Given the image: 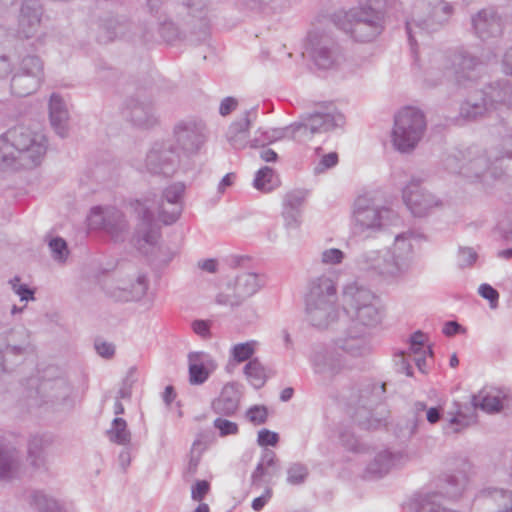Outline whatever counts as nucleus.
<instances>
[{
	"label": "nucleus",
	"instance_id": "f257e3e1",
	"mask_svg": "<svg viewBox=\"0 0 512 512\" xmlns=\"http://www.w3.org/2000/svg\"><path fill=\"white\" fill-rule=\"evenodd\" d=\"M47 151L45 135L18 125L0 135V169H31L42 162Z\"/></svg>",
	"mask_w": 512,
	"mask_h": 512
},
{
	"label": "nucleus",
	"instance_id": "f03ea898",
	"mask_svg": "<svg viewBox=\"0 0 512 512\" xmlns=\"http://www.w3.org/2000/svg\"><path fill=\"white\" fill-rule=\"evenodd\" d=\"M395 1L366 0V3L360 7L335 13L325 20L357 42H371L384 31L387 9L392 7Z\"/></svg>",
	"mask_w": 512,
	"mask_h": 512
},
{
	"label": "nucleus",
	"instance_id": "7ed1b4c3",
	"mask_svg": "<svg viewBox=\"0 0 512 512\" xmlns=\"http://www.w3.org/2000/svg\"><path fill=\"white\" fill-rule=\"evenodd\" d=\"M411 235L410 232L397 235L391 248L363 252L358 256L357 264L362 269L373 270L387 281L402 279L410 268Z\"/></svg>",
	"mask_w": 512,
	"mask_h": 512
},
{
	"label": "nucleus",
	"instance_id": "20e7f679",
	"mask_svg": "<svg viewBox=\"0 0 512 512\" xmlns=\"http://www.w3.org/2000/svg\"><path fill=\"white\" fill-rule=\"evenodd\" d=\"M397 220L396 213L376 203L369 194L358 196L353 204L352 233L367 239L385 230Z\"/></svg>",
	"mask_w": 512,
	"mask_h": 512
},
{
	"label": "nucleus",
	"instance_id": "39448f33",
	"mask_svg": "<svg viewBox=\"0 0 512 512\" xmlns=\"http://www.w3.org/2000/svg\"><path fill=\"white\" fill-rule=\"evenodd\" d=\"M345 311L361 326L373 328L381 323L383 309L379 298L368 287L351 282L343 289Z\"/></svg>",
	"mask_w": 512,
	"mask_h": 512
},
{
	"label": "nucleus",
	"instance_id": "423d86ee",
	"mask_svg": "<svg viewBox=\"0 0 512 512\" xmlns=\"http://www.w3.org/2000/svg\"><path fill=\"white\" fill-rule=\"evenodd\" d=\"M453 11V6L444 0L420 1L414 8L411 20L406 22V31L412 50H415L417 34L437 31L449 21Z\"/></svg>",
	"mask_w": 512,
	"mask_h": 512
},
{
	"label": "nucleus",
	"instance_id": "0eeeda50",
	"mask_svg": "<svg viewBox=\"0 0 512 512\" xmlns=\"http://www.w3.org/2000/svg\"><path fill=\"white\" fill-rule=\"evenodd\" d=\"M426 126V118L421 110L405 107L398 111L391 132L394 148L401 153L412 152L423 138Z\"/></svg>",
	"mask_w": 512,
	"mask_h": 512
},
{
	"label": "nucleus",
	"instance_id": "6e6552de",
	"mask_svg": "<svg viewBox=\"0 0 512 512\" xmlns=\"http://www.w3.org/2000/svg\"><path fill=\"white\" fill-rule=\"evenodd\" d=\"M504 151H487L478 146L465 150L463 176L475 180H484L487 177L496 179L502 172L496 164L504 158H512V136L504 140Z\"/></svg>",
	"mask_w": 512,
	"mask_h": 512
},
{
	"label": "nucleus",
	"instance_id": "1a4fd4ad",
	"mask_svg": "<svg viewBox=\"0 0 512 512\" xmlns=\"http://www.w3.org/2000/svg\"><path fill=\"white\" fill-rule=\"evenodd\" d=\"M307 52L319 69H332L339 65L342 53L330 32L322 26H316L307 36Z\"/></svg>",
	"mask_w": 512,
	"mask_h": 512
},
{
	"label": "nucleus",
	"instance_id": "9d476101",
	"mask_svg": "<svg viewBox=\"0 0 512 512\" xmlns=\"http://www.w3.org/2000/svg\"><path fill=\"white\" fill-rule=\"evenodd\" d=\"M89 225L101 229L114 241H124L129 232V224L124 213L114 206H95L91 209Z\"/></svg>",
	"mask_w": 512,
	"mask_h": 512
},
{
	"label": "nucleus",
	"instance_id": "9b49d317",
	"mask_svg": "<svg viewBox=\"0 0 512 512\" xmlns=\"http://www.w3.org/2000/svg\"><path fill=\"white\" fill-rule=\"evenodd\" d=\"M264 285V277L255 272L245 271L239 273L233 287L216 296V302L220 305L237 307L245 300L255 295Z\"/></svg>",
	"mask_w": 512,
	"mask_h": 512
},
{
	"label": "nucleus",
	"instance_id": "f8f14e48",
	"mask_svg": "<svg viewBox=\"0 0 512 512\" xmlns=\"http://www.w3.org/2000/svg\"><path fill=\"white\" fill-rule=\"evenodd\" d=\"M31 336L24 327H15L0 334V372L7 370V362L31 351Z\"/></svg>",
	"mask_w": 512,
	"mask_h": 512
},
{
	"label": "nucleus",
	"instance_id": "ddd939ff",
	"mask_svg": "<svg viewBox=\"0 0 512 512\" xmlns=\"http://www.w3.org/2000/svg\"><path fill=\"white\" fill-rule=\"evenodd\" d=\"M333 346L317 345L310 355V362L316 374L325 378H333L350 366L345 358Z\"/></svg>",
	"mask_w": 512,
	"mask_h": 512
},
{
	"label": "nucleus",
	"instance_id": "4468645a",
	"mask_svg": "<svg viewBox=\"0 0 512 512\" xmlns=\"http://www.w3.org/2000/svg\"><path fill=\"white\" fill-rule=\"evenodd\" d=\"M179 166V156L170 142H156L145 159L146 169L153 174L172 176Z\"/></svg>",
	"mask_w": 512,
	"mask_h": 512
},
{
	"label": "nucleus",
	"instance_id": "2eb2a0df",
	"mask_svg": "<svg viewBox=\"0 0 512 512\" xmlns=\"http://www.w3.org/2000/svg\"><path fill=\"white\" fill-rule=\"evenodd\" d=\"M403 200L411 213L417 217L425 216L440 204L439 199L415 178H412L403 189Z\"/></svg>",
	"mask_w": 512,
	"mask_h": 512
},
{
	"label": "nucleus",
	"instance_id": "dca6fc26",
	"mask_svg": "<svg viewBox=\"0 0 512 512\" xmlns=\"http://www.w3.org/2000/svg\"><path fill=\"white\" fill-rule=\"evenodd\" d=\"M38 393L45 403L70 408L73 406V386L64 375L45 378L41 381Z\"/></svg>",
	"mask_w": 512,
	"mask_h": 512
},
{
	"label": "nucleus",
	"instance_id": "f3484780",
	"mask_svg": "<svg viewBox=\"0 0 512 512\" xmlns=\"http://www.w3.org/2000/svg\"><path fill=\"white\" fill-rule=\"evenodd\" d=\"M43 15L42 0H22L17 18V37L21 39L34 37L41 27Z\"/></svg>",
	"mask_w": 512,
	"mask_h": 512
},
{
	"label": "nucleus",
	"instance_id": "a211bd4d",
	"mask_svg": "<svg viewBox=\"0 0 512 512\" xmlns=\"http://www.w3.org/2000/svg\"><path fill=\"white\" fill-rule=\"evenodd\" d=\"M148 289V281L144 274H135L121 278L106 286V293L116 301L140 300Z\"/></svg>",
	"mask_w": 512,
	"mask_h": 512
},
{
	"label": "nucleus",
	"instance_id": "6ab92c4d",
	"mask_svg": "<svg viewBox=\"0 0 512 512\" xmlns=\"http://www.w3.org/2000/svg\"><path fill=\"white\" fill-rule=\"evenodd\" d=\"M174 138L186 154H196L205 142V125L193 120L180 121L174 127Z\"/></svg>",
	"mask_w": 512,
	"mask_h": 512
},
{
	"label": "nucleus",
	"instance_id": "aec40b11",
	"mask_svg": "<svg viewBox=\"0 0 512 512\" xmlns=\"http://www.w3.org/2000/svg\"><path fill=\"white\" fill-rule=\"evenodd\" d=\"M309 191L296 188L288 191L282 200V218L286 231L298 230L302 224V212Z\"/></svg>",
	"mask_w": 512,
	"mask_h": 512
},
{
	"label": "nucleus",
	"instance_id": "412c9836",
	"mask_svg": "<svg viewBox=\"0 0 512 512\" xmlns=\"http://www.w3.org/2000/svg\"><path fill=\"white\" fill-rule=\"evenodd\" d=\"M185 185L176 182L164 189L158 206L159 219L165 224L175 223L183 211V196Z\"/></svg>",
	"mask_w": 512,
	"mask_h": 512
},
{
	"label": "nucleus",
	"instance_id": "4be33fe9",
	"mask_svg": "<svg viewBox=\"0 0 512 512\" xmlns=\"http://www.w3.org/2000/svg\"><path fill=\"white\" fill-rule=\"evenodd\" d=\"M132 206L138 215L139 221L135 231L137 241H143L146 244L155 245L159 239L160 232L154 222L153 212L145 203L139 200L133 202Z\"/></svg>",
	"mask_w": 512,
	"mask_h": 512
},
{
	"label": "nucleus",
	"instance_id": "5701e85b",
	"mask_svg": "<svg viewBox=\"0 0 512 512\" xmlns=\"http://www.w3.org/2000/svg\"><path fill=\"white\" fill-rule=\"evenodd\" d=\"M257 118V108L253 107L246 110L241 118L233 121L226 132V139L234 149H244L250 147L249 129L251 124Z\"/></svg>",
	"mask_w": 512,
	"mask_h": 512
},
{
	"label": "nucleus",
	"instance_id": "b1692460",
	"mask_svg": "<svg viewBox=\"0 0 512 512\" xmlns=\"http://www.w3.org/2000/svg\"><path fill=\"white\" fill-rule=\"evenodd\" d=\"M34 66L35 74H26L23 72H17L11 79V91L18 97H26L34 93L40 86L44 77L43 63H39L37 60H27Z\"/></svg>",
	"mask_w": 512,
	"mask_h": 512
},
{
	"label": "nucleus",
	"instance_id": "393cba45",
	"mask_svg": "<svg viewBox=\"0 0 512 512\" xmlns=\"http://www.w3.org/2000/svg\"><path fill=\"white\" fill-rule=\"evenodd\" d=\"M337 349L352 357H361L370 353L371 345L364 329L350 327L344 336L334 341Z\"/></svg>",
	"mask_w": 512,
	"mask_h": 512
},
{
	"label": "nucleus",
	"instance_id": "a878e982",
	"mask_svg": "<svg viewBox=\"0 0 512 512\" xmlns=\"http://www.w3.org/2000/svg\"><path fill=\"white\" fill-rule=\"evenodd\" d=\"M480 507L495 506L493 512H512V491L504 488L486 487L481 489L474 498Z\"/></svg>",
	"mask_w": 512,
	"mask_h": 512
},
{
	"label": "nucleus",
	"instance_id": "bb28decb",
	"mask_svg": "<svg viewBox=\"0 0 512 512\" xmlns=\"http://www.w3.org/2000/svg\"><path fill=\"white\" fill-rule=\"evenodd\" d=\"M475 34L482 40L499 36L502 32L501 19L494 9L480 10L472 17Z\"/></svg>",
	"mask_w": 512,
	"mask_h": 512
},
{
	"label": "nucleus",
	"instance_id": "cd10ccee",
	"mask_svg": "<svg viewBox=\"0 0 512 512\" xmlns=\"http://www.w3.org/2000/svg\"><path fill=\"white\" fill-rule=\"evenodd\" d=\"M451 62L458 85L466 86L468 82L476 79L475 70L481 64L478 57L467 51H459L453 54Z\"/></svg>",
	"mask_w": 512,
	"mask_h": 512
},
{
	"label": "nucleus",
	"instance_id": "c85d7f7f",
	"mask_svg": "<svg viewBox=\"0 0 512 512\" xmlns=\"http://www.w3.org/2000/svg\"><path fill=\"white\" fill-rule=\"evenodd\" d=\"M188 372L191 385L205 383L210 374L216 369L217 364L205 352H190L188 354Z\"/></svg>",
	"mask_w": 512,
	"mask_h": 512
},
{
	"label": "nucleus",
	"instance_id": "c756f323",
	"mask_svg": "<svg viewBox=\"0 0 512 512\" xmlns=\"http://www.w3.org/2000/svg\"><path fill=\"white\" fill-rule=\"evenodd\" d=\"M125 116L135 126L141 128H150L157 123V116L155 115L154 108L149 101H140L137 98L128 100Z\"/></svg>",
	"mask_w": 512,
	"mask_h": 512
},
{
	"label": "nucleus",
	"instance_id": "7c9ffc66",
	"mask_svg": "<svg viewBox=\"0 0 512 512\" xmlns=\"http://www.w3.org/2000/svg\"><path fill=\"white\" fill-rule=\"evenodd\" d=\"M405 460L402 452H392L383 450L378 452L374 459L366 467V475L372 478H380L389 473L395 467H398Z\"/></svg>",
	"mask_w": 512,
	"mask_h": 512
},
{
	"label": "nucleus",
	"instance_id": "2f4dec72",
	"mask_svg": "<svg viewBox=\"0 0 512 512\" xmlns=\"http://www.w3.org/2000/svg\"><path fill=\"white\" fill-rule=\"evenodd\" d=\"M337 294L334 282L326 277L320 276L310 283L309 292L306 296V303L317 305L336 303Z\"/></svg>",
	"mask_w": 512,
	"mask_h": 512
},
{
	"label": "nucleus",
	"instance_id": "473e14b6",
	"mask_svg": "<svg viewBox=\"0 0 512 512\" xmlns=\"http://www.w3.org/2000/svg\"><path fill=\"white\" fill-rule=\"evenodd\" d=\"M132 28L133 24L123 17L107 18L100 24L98 40L101 43H107L117 38L131 39Z\"/></svg>",
	"mask_w": 512,
	"mask_h": 512
},
{
	"label": "nucleus",
	"instance_id": "72a5a7b5",
	"mask_svg": "<svg viewBox=\"0 0 512 512\" xmlns=\"http://www.w3.org/2000/svg\"><path fill=\"white\" fill-rule=\"evenodd\" d=\"M50 124L57 135L64 138L68 135L69 111L65 101L58 94H52L49 100Z\"/></svg>",
	"mask_w": 512,
	"mask_h": 512
},
{
	"label": "nucleus",
	"instance_id": "f704fd0d",
	"mask_svg": "<svg viewBox=\"0 0 512 512\" xmlns=\"http://www.w3.org/2000/svg\"><path fill=\"white\" fill-rule=\"evenodd\" d=\"M241 393L237 384H226L220 395L212 402V409L216 414L232 416L239 408Z\"/></svg>",
	"mask_w": 512,
	"mask_h": 512
},
{
	"label": "nucleus",
	"instance_id": "c9c22d12",
	"mask_svg": "<svg viewBox=\"0 0 512 512\" xmlns=\"http://www.w3.org/2000/svg\"><path fill=\"white\" fill-rule=\"evenodd\" d=\"M50 438L45 436H33L27 447V461L34 470H48L47 449L51 445Z\"/></svg>",
	"mask_w": 512,
	"mask_h": 512
},
{
	"label": "nucleus",
	"instance_id": "e433bc0d",
	"mask_svg": "<svg viewBox=\"0 0 512 512\" xmlns=\"http://www.w3.org/2000/svg\"><path fill=\"white\" fill-rule=\"evenodd\" d=\"M310 134L323 133L344 124V116L339 112H314L304 114Z\"/></svg>",
	"mask_w": 512,
	"mask_h": 512
},
{
	"label": "nucleus",
	"instance_id": "4c0bfd02",
	"mask_svg": "<svg viewBox=\"0 0 512 512\" xmlns=\"http://www.w3.org/2000/svg\"><path fill=\"white\" fill-rule=\"evenodd\" d=\"M22 468V456L14 447L0 448V479L10 481L19 477Z\"/></svg>",
	"mask_w": 512,
	"mask_h": 512
},
{
	"label": "nucleus",
	"instance_id": "58836bf2",
	"mask_svg": "<svg viewBox=\"0 0 512 512\" xmlns=\"http://www.w3.org/2000/svg\"><path fill=\"white\" fill-rule=\"evenodd\" d=\"M306 313L309 322L318 328H326L337 318L336 303L314 304L306 303Z\"/></svg>",
	"mask_w": 512,
	"mask_h": 512
},
{
	"label": "nucleus",
	"instance_id": "ea45409f",
	"mask_svg": "<svg viewBox=\"0 0 512 512\" xmlns=\"http://www.w3.org/2000/svg\"><path fill=\"white\" fill-rule=\"evenodd\" d=\"M486 98L490 108L497 104H506L512 98V85L507 79H500L489 83L481 92Z\"/></svg>",
	"mask_w": 512,
	"mask_h": 512
},
{
	"label": "nucleus",
	"instance_id": "a19ab883",
	"mask_svg": "<svg viewBox=\"0 0 512 512\" xmlns=\"http://www.w3.org/2000/svg\"><path fill=\"white\" fill-rule=\"evenodd\" d=\"M24 498L38 512H65L55 498L42 490H28L25 492Z\"/></svg>",
	"mask_w": 512,
	"mask_h": 512
},
{
	"label": "nucleus",
	"instance_id": "79ce46f5",
	"mask_svg": "<svg viewBox=\"0 0 512 512\" xmlns=\"http://www.w3.org/2000/svg\"><path fill=\"white\" fill-rule=\"evenodd\" d=\"M490 109L491 108L489 107L486 98L479 93L477 95L470 96L461 104L460 117L467 121H473L484 116Z\"/></svg>",
	"mask_w": 512,
	"mask_h": 512
},
{
	"label": "nucleus",
	"instance_id": "37998d69",
	"mask_svg": "<svg viewBox=\"0 0 512 512\" xmlns=\"http://www.w3.org/2000/svg\"><path fill=\"white\" fill-rule=\"evenodd\" d=\"M471 404L475 409H481L486 413H497L503 405L499 393L494 390H481L471 398Z\"/></svg>",
	"mask_w": 512,
	"mask_h": 512
},
{
	"label": "nucleus",
	"instance_id": "c03bdc74",
	"mask_svg": "<svg viewBox=\"0 0 512 512\" xmlns=\"http://www.w3.org/2000/svg\"><path fill=\"white\" fill-rule=\"evenodd\" d=\"M284 138H288V130L286 127L271 128L268 130L258 129L251 139L250 147H265L268 144Z\"/></svg>",
	"mask_w": 512,
	"mask_h": 512
},
{
	"label": "nucleus",
	"instance_id": "a18cd8bd",
	"mask_svg": "<svg viewBox=\"0 0 512 512\" xmlns=\"http://www.w3.org/2000/svg\"><path fill=\"white\" fill-rule=\"evenodd\" d=\"M280 185V180L276 175L275 171L268 167L264 166L259 169L255 175L253 186L264 193L271 192L275 188Z\"/></svg>",
	"mask_w": 512,
	"mask_h": 512
},
{
	"label": "nucleus",
	"instance_id": "49530a36",
	"mask_svg": "<svg viewBox=\"0 0 512 512\" xmlns=\"http://www.w3.org/2000/svg\"><path fill=\"white\" fill-rule=\"evenodd\" d=\"M108 439L118 445H129L131 442V432L127 428V422L120 417L113 419L111 427L106 432Z\"/></svg>",
	"mask_w": 512,
	"mask_h": 512
},
{
	"label": "nucleus",
	"instance_id": "de8ad7c7",
	"mask_svg": "<svg viewBox=\"0 0 512 512\" xmlns=\"http://www.w3.org/2000/svg\"><path fill=\"white\" fill-rule=\"evenodd\" d=\"M445 495L450 499L460 497L466 489L468 476L464 470L446 476Z\"/></svg>",
	"mask_w": 512,
	"mask_h": 512
},
{
	"label": "nucleus",
	"instance_id": "09e8293b",
	"mask_svg": "<svg viewBox=\"0 0 512 512\" xmlns=\"http://www.w3.org/2000/svg\"><path fill=\"white\" fill-rule=\"evenodd\" d=\"M244 374L251 385L256 389L264 386L266 382L265 368L257 358L250 360L245 365Z\"/></svg>",
	"mask_w": 512,
	"mask_h": 512
},
{
	"label": "nucleus",
	"instance_id": "8fccbe9b",
	"mask_svg": "<svg viewBox=\"0 0 512 512\" xmlns=\"http://www.w3.org/2000/svg\"><path fill=\"white\" fill-rule=\"evenodd\" d=\"M309 475L308 467L305 464L296 462L287 468V482L290 485L303 484Z\"/></svg>",
	"mask_w": 512,
	"mask_h": 512
},
{
	"label": "nucleus",
	"instance_id": "3c124183",
	"mask_svg": "<svg viewBox=\"0 0 512 512\" xmlns=\"http://www.w3.org/2000/svg\"><path fill=\"white\" fill-rule=\"evenodd\" d=\"M52 258L59 262L64 263L69 256V249L66 241L61 237L51 238L48 242Z\"/></svg>",
	"mask_w": 512,
	"mask_h": 512
},
{
	"label": "nucleus",
	"instance_id": "603ef678",
	"mask_svg": "<svg viewBox=\"0 0 512 512\" xmlns=\"http://www.w3.org/2000/svg\"><path fill=\"white\" fill-rule=\"evenodd\" d=\"M465 162V151H454L448 154L443 160L446 170L452 173H460L463 175Z\"/></svg>",
	"mask_w": 512,
	"mask_h": 512
},
{
	"label": "nucleus",
	"instance_id": "864d4df0",
	"mask_svg": "<svg viewBox=\"0 0 512 512\" xmlns=\"http://www.w3.org/2000/svg\"><path fill=\"white\" fill-rule=\"evenodd\" d=\"M306 126L307 120L303 115L301 116L300 121L286 126L288 130V138L297 141H305L309 139L313 134H310L309 127L306 128Z\"/></svg>",
	"mask_w": 512,
	"mask_h": 512
},
{
	"label": "nucleus",
	"instance_id": "5fc2aeb1",
	"mask_svg": "<svg viewBox=\"0 0 512 512\" xmlns=\"http://www.w3.org/2000/svg\"><path fill=\"white\" fill-rule=\"evenodd\" d=\"M256 341L235 344L231 348V356L236 362L249 360L255 352Z\"/></svg>",
	"mask_w": 512,
	"mask_h": 512
},
{
	"label": "nucleus",
	"instance_id": "6e6d98bb",
	"mask_svg": "<svg viewBox=\"0 0 512 512\" xmlns=\"http://www.w3.org/2000/svg\"><path fill=\"white\" fill-rule=\"evenodd\" d=\"M475 421L474 416H468L458 411L456 415L452 416L444 428L446 433H459L462 429L468 427Z\"/></svg>",
	"mask_w": 512,
	"mask_h": 512
},
{
	"label": "nucleus",
	"instance_id": "4d7b16f0",
	"mask_svg": "<svg viewBox=\"0 0 512 512\" xmlns=\"http://www.w3.org/2000/svg\"><path fill=\"white\" fill-rule=\"evenodd\" d=\"M9 285L11 286L12 291L19 296L21 301H29L35 299L34 290H32L28 285L22 284L20 277L15 276L10 279Z\"/></svg>",
	"mask_w": 512,
	"mask_h": 512
},
{
	"label": "nucleus",
	"instance_id": "13d9d810",
	"mask_svg": "<svg viewBox=\"0 0 512 512\" xmlns=\"http://www.w3.org/2000/svg\"><path fill=\"white\" fill-rule=\"evenodd\" d=\"M202 451V442L200 440H195L190 450V456L187 465L188 474L194 475L196 473L201 459Z\"/></svg>",
	"mask_w": 512,
	"mask_h": 512
},
{
	"label": "nucleus",
	"instance_id": "bf43d9fd",
	"mask_svg": "<svg viewBox=\"0 0 512 512\" xmlns=\"http://www.w3.org/2000/svg\"><path fill=\"white\" fill-rule=\"evenodd\" d=\"M478 255L473 248L461 247L458 250L457 264L460 268L472 267L476 262Z\"/></svg>",
	"mask_w": 512,
	"mask_h": 512
},
{
	"label": "nucleus",
	"instance_id": "052dcab7",
	"mask_svg": "<svg viewBox=\"0 0 512 512\" xmlns=\"http://www.w3.org/2000/svg\"><path fill=\"white\" fill-rule=\"evenodd\" d=\"M345 254L342 250L337 248L325 249L321 252V263L324 265H337L342 263Z\"/></svg>",
	"mask_w": 512,
	"mask_h": 512
},
{
	"label": "nucleus",
	"instance_id": "680f3d73",
	"mask_svg": "<svg viewBox=\"0 0 512 512\" xmlns=\"http://www.w3.org/2000/svg\"><path fill=\"white\" fill-rule=\"evenodd\" d=\"M135 374H136V369L133 367L130 368L125 379L123 380L122 386L120 387V389L117 392L116 399L120 400V399L130 398L132 386L136 382Z\"/></svg>",
	"mask_w": 512,
	"mask_h": 512
},
{
	"label": "nucleus",
	"instance_id": "e2e57ef3",
	"mask_svg": "<svg viewBox=\"0 0 512 512\" xmlns=\"http://www.w3.org/2000/svg\"><path fill=\"white\" fill-rule=\"evenodd\" d=\"M214 427L219 430L220 436L235 435L238 432V425L235 422L222 417L214 420Z\"/></svg>",
	"mask_w": 512,
	"mask_h": 512
},
{
	"label": "nucleus",
	"instance_id": "0e129e2a",
	"mask_svg": "<svg viewBox=\"0 0 512 512\" xmlns=\"http://www.w3.org/2000/svg\"><path fill=\"white\" fill-rule=\"evenodd\" d=\"M182 5L193 17L202 18L207 8L206 0H182Z\"/></svg>",
	"mask_w": 512,
	"mask_h": 512
},
{
	"label": "nucleus",
	"instance_id": "69168bd1",
	"mask_svg": "<svg viewBox=\"0 0 512 512\" xmlns=\"http://www.w3.org/2000/svg\"><path fill=\"white\" fill-rule=\"evenodd\" d=\"M246 415L250 422L260 425L267 421L268 412L265 406L255 405L248 409Z\"/></svg>",
	"mask_w": 512,
	"mask_h": 512
},
{
	"label": "nucleus",
	"instance_id": "338daca9",
	"mask_svg": "<svg viewBox=\"0 0 512 512\" xmlns=\"http://www.w3.org/2000/svg\"><path fill=\"white\" fill-rule=\"evenodd\" d=\"M339 439L343 447H345L349 451L357 452L359 451V442L355 437L354 433L349 429H344L339 434Z\"/></svg>",
	"mask_w": 512,
	"mask_h": 512
},
{
	"label": "nucleus",
	"instance_id": "774afa93",
	"mask_svg": "<svg viewBox=\"0 0 512 512\" xmlns=\"http://www.w3.org/2000/svg\"><path fill=\"white\" fill-rule=\"evenodd\" d=\"M160 36L167 42H171L178 36V29L171 21H163L158 24Z\"/></svg>",
	"mask_w": 512,
	"mask_h": 512
}]
</instances>
